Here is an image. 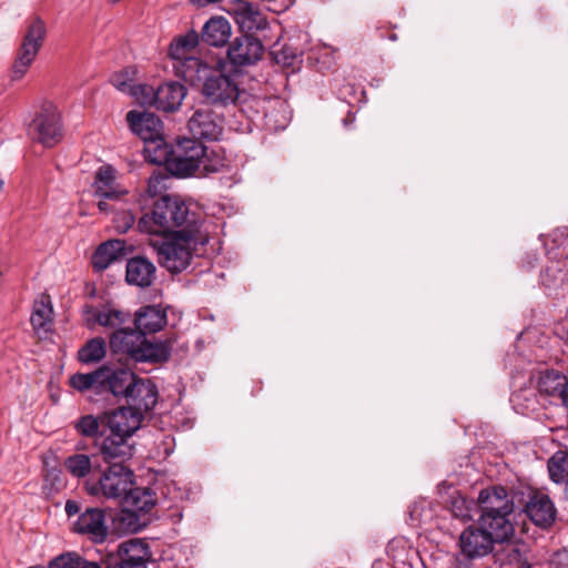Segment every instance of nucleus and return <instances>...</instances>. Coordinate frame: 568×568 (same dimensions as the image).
Returning a JSON list of instances; mask_svg holds the SVG:
<instances>
[{"label": "nucleus", "mask_w": 568, "mask_h": 568, "mask_svg": "<svg viewBox=\"0 0 568 568\" xmlns=\"http://www.w3.org/2000/svg\"><path fill=\"white\" fill-rule=\"evenodd\" d=\"M64 509H65V513H67V515H68L69 517L74 516V515H77V514H79V513H80V506H79V504H78L77 501H74V500H68V501L65 503V507H64Z\"/></svg>", "instance_id": "nucleus-51"}, {"label": "nucleus", "mask_w": 568, "mask_h": 568, "mask_svg": "<svg viewBox=\"0 0 568 568\" xmlns=\"http://www.w3.org/2000/svg\"><path fill=\"white\" fill-rule=\"evenodd\" d=\"M166 170L175 176L185 178L200 171V164L191 161L178 152V148L171 151L170 156L165 161Z\"/></svg>", "instance_id": "nucleus-32"}, {"label": "nucleus", "mask_w": 568, "mask_h": 568, "mask_svg": "<svg viewBox=\"0 0 568 568\" xmlns=\"http://www.w3.org/2000/svg\"><path fill=\"white\" fill-rule=\"evenodd\" d=\"M65 485L61 469L57 467H45L43 471L42 493L45 496H52L59 493Z\"/></svg>", "instance_id": "nucleus-41"}, {"label": "nucleus", "mask_w": 568, "mask_h": 568, "mask_svg": "<svg viewBox=\"0 0 568 568\" xmlns=\"http://www.w3.org/2000/svg\"><path fill=\"white\" fill-rule=\"evenodd\" d=\"M110 1L114 3V2H118L119 0H110Z\"/></svg>", "instance_id": "nucleus-60"}, {"label": "nucleus", "mask_w": 568, "mask_h": 568, "mask_svg": "<svg viewBox=\"0 0 568 568\" xmlns=\"http://www.w3.org/2000/svg\"><path fill=\"white\" fill-rule=\"evenodd\" d=\"M495 542L479 527H468L459 537L462 554L469 558H480L493 551Z\"/></svg>", "instance_id": "nucleus-15"}, {"label": "nucleus", "mask_w": 568, "mask_h": 568, "mask_svg": "<svg viewBox=\"0 0 568 568\" xmlns=\"http://www.w3.org/2000/svg\"><path fill=\"white\" fill-rule=\"evenodd\" d=\"M28 135L44 148H52L62 140L61 115L57 105L49 101L42 103L28 125Z\"/></svg>", "instance_id": "nucleus-6"}, {"label": "nucleus", "mask_w": 568, "mask_h": 568, "mask_svg": "<svg viewBox=\"0 0 568 568\" xmlns=\"http://www.w3.org/2000/svg\"><path fill=\"white\" fill-rule=\"evenodd\" d=\"M233 11L244 34H251L267 27L266 18L248 0H235Z\"/></svg>", "instance_id": "nucleus-19"}, {"label": "nucleus", "mask_w": 568, "mask_h": 568, "mask_svg": "<svg viewBox=\"0 0 568 568\" xmlns=\"http://www.w3.org/2000/svg\"><path fill=\"white\" fill-rule=\"evenodd\" d=\"M537 390H568V378L555 369H545L537 374Z\"/></svg>", "instance_id": "nucleus-34"}, {"label": "nucleus", "mask_w": 568, "mask_h": 568, "mask_svg": "<svg viewBox=\"0 0 568 568\" xmlns=\"http://www.w3.org/2000/svg\"><path fill=\"white\" fill-rule=\"evenodd\" d=\"M98 207L101 212L114 213L112 220L113 227L120 234L126 233L135 223V215L128 207L126 203L121 201V197H118V200L99 201Z\"/></svg>", "instance_id": "nucleus-25"}, {"label": "nucleus", "mask_w": 568, "mask_h": 568, "mask_svg": "<svg viewBox=\"0 0 568 568\" xmlns=\"http://www.w3.org/2000/svg\"><path fill=\"white\" fill-rule=\"evenodd\" d=\"M175 146L178 148V152L180 154L189 158L191 161L195 162V164L200 165L201 160L207 150V148L200 140L193 136L179 139Z\"/></svg>", "instance_id": "nucleus-37"}, {"label": "nucleus", "mask_w": 568, "mask_h": 568, "mask_svg": "<svg viewBox=\"0 0 568 568\" xmlns=\"http://www.w3.org/2000/svg\"><path fill=\"white\" fill-rule=\"evenodd\" d=\"M191 3L197 8H204L209 4H214V3H219L221 2L222 0H190Z\"/></svg>", "instance_id": "nucleus-54"}, {"label": "nucleus", "mask_w": 568, "mask_h": 568, "mask_svg": "<svg viewBox=\"0 0 568 568\" xmlns=\"http://www.w3.org/2000/svg\"><path fill=\"white\" fill-rule=\"evenodd\" d=\"M124 240H109L100 244L92 256V265L95 271H104L111 263L125 254Z\"/></svg>", "instance_id": "nucleus-27"}, {"label": "nucleus", "mask_w": 568, "mask_h": 568, "mask_svg": "<svg viewBox=\"0 0 568 568\" xmlns=\"http://www.w3.org/2000/svg\"><path fill=\"white\" fill-rule=\"evenodd\" d=\"M72 530L87 536L92 542L101 544L105 541L109 535L105 511L101 508H87L73 523Z\"/></svg>", "instance_id": "nucleus-11"}, {"label": "nucleus", "mask_w": 568, "mask_h": 568, "mask_svg": "<svg viewBox=\"0 0 568 568\" xmlns=\"http://www.w3.org/2000/svg\"><path fill=\"white\" fill-rule=\"evenodd\" d=\"M222 166V160L217 156H215L214 159L211 158L206 150L205 155H203L201 160V169L199 172L201 175H206L209 173L219 172Z\"/></svg>", "instance_id": "nucleus-47"}, {"label": "nucleus", "mask_w": 568, "mask_h": 568, "mask_svg": "<svg viewBox=\"0 0 568 568\" xmlns=\"http://www.w3.org/2000/svg\"><path fill=\"white\" fill-rule=\"evenodd\" d=\"M355 120V116L352 112H348L346 118L343 120L344 125L347 126L348 124L353 123Z\"/></svg>", "instance_id": "nucleus-55"}, {"label": "nucleus", "mask_w": 568, "mask_h": 568, "mask_svg": "<svg viewBox=\"0 0 568 568\" xmlns=\"http://www.w3.org/2000/svg\"><path fill=\"white\" fill-rule=\"evenodd\" d=\"M520 395H521V393H513V396L510 397V402L516 403L519 399Z\"/></svg>", "instance_id": "nucleus-56"}, {"label": "nucleus", "mask_w": 568, "mask_h": 568, "mask_svg": "<svg viewBox=\"0 0 568 568\" xmlns=\"http://www.w3.org/2000/svg\"><path fill=\"white\" fill-rule=\"evenodd\" d=\"M133 485V471L126 465L116 463L102 473L98 487L92 488V493L97 490L105 498L122 500Z\"/></svg>", "instance_id": "nucleus-9"}, {"label": "nucleus", "mask_w": 568, "mask_h": 568, "mask_svg": "<svg viewBox=\"0 0 568 568\" xmlns=\"http://www.w3.org/2000/svg\"><path fill=\"white\" fill-rule=\"evenodd\" d=\"M425 508V501H416L412 506H409V517L413 520V523H418L422 520L423 510Z\"/></svg>", "instance_id": "nucleus-49"}, {"label": "nucleus", "mask_w": 568, "mask_h": 568, "mask_svg": "<svg viewBox=\"0 0 568 568\" xmlns=\"http://www.w3.org/2000/svg\"><path fill=\"white\" fill-rule=\"evenodd\" d=\"M187 129L197 140L215 141L223 131V119L210 108H200L187 122Z\"/></svg>", "instance_id": "nucleus-12"}, {"label": "nucleus", "mask_w": 568, "mask_h": 568, "mask_svg": "<svg viewBox=\"0 0 568 568\" xmlns=\"http://www.w3.org/2000/svg\"><path fill=\"white\" fill-rule=\"evenodd\" d=\"M74 428L80 435L93 438L99 434L100 424L93 415H84L74 423Z\"/></svg>", "instance_id": "nucleus-45"}, {"label": "nucleus", "mask_w": 568, "mask_h": 568, "mask_svg": "<svg viewBox=\"0 0 568 568\" xmlns=\"http://www.w3.org/2000/svg\"><path fill=\"white\" fill-rule=\"evenodd\" d=\"M231 34L232 28L229 20L219 16L212 17L204 23L199 37L204 44L219 48L229 42Z\"/></svg>", "instance_id": "nucleus-22"}, {"label": "nucleus", "mask_w": 568, "mask_h": 568, "mask_svg": "<svg viewBox=\"0 0 568 568\" xmlns=\"http://www.w3.org/2000/svg\"><path fill=\"white\" fill-rule=\"evenodd\" d=\"M3 185H4V182L2 180H0V193L2 192L3 190Z\"/></svg>", "instance_id": "nucleus-59"}, {"label": "nucleus", "mask_w": 568, "mask_h": 568, "mask_svg": "<svg viewBox=\"0 0 568 568\" xmlns=\"http://www.w3.org/2000/svg\"><path fill=\"white\" fill-rule=\"evenodd\" d=\"M115 181L114 170L111 166H101L95 174V195L101 197L100 201L118 200L126 194L124 191L114 189Z\"/></svg>", "instance_id": "nucleus-29"}, {"label": "nucleus", "mask_w": 568, "mask_h": 568, "mask_svg": "<svg viewBox=\"0 0 568 568\" xmlns=\"http://www.w3.org/2000/svg\"><path fill=\"white\" fill-rule=\"evenodd\" d=\"M565 484V497L568 500V480L564 483Z\"/></svg>", "instance_id": "nucleus-58"}, {"label": "nucleus", "mask_w": 568, "mask_h": 568, "mask_svg": "<svg viewBox=\"0 0 568 568\" xmlns=\"http://www.w3.org/2000/svg\"><path fill=\"white\" fill-rule=\"evenodd\" d=\"M200 42L199 33L190 30L186 34L175 38L169 48V55L175 61L193 58L192 53Z\"/></svg>", "instance_id": "nucleus-31"}, {"label": "nucleus", "mask_w": 568, "mask_h": 568, "mask_svg": "<svg viewBox=\"0 0 568 568\" xmlns=\"http://www.w3.org/2000/svg\"><path fill=\"white\" fill-rule=\"evenodd\" d=\"M142 513L135 511L128 507H123L118 515V523L128 532H136L145 526V520L142 519Z\"/></svg>", "instance_id": "nucleus-43"}, {"label": "nucleus", "mask_w": 568, "mask_h": 568, "mask_svg": "<svg viewBox=\"0 0 568 568\" xmlns=\"http://www.w3.org/2000/svg\"><path fill=\"white\" fill-rule=\"evenodd\" d=\"M52 306L49 296H42L39 302H36L34 310L31 314L30 322L34 329H45L48 323L51 322Z\"/></svg>", "instance_id": "nucleus-39"}, {"label": "nucleus", "mask_w": 568, "mask_h": 568, "mask_svg": "<svg viewBox=\"0 0 568 568\" xmlns=\"http://www.w3.org/2000/svg\"><path fill=\"white\" fill-rule=\"evenodd\" d=\"M133 323L144 335L154 334L168 324L166 312L160 305H146L136 311Z\"/></svg>", "instance_id": "nucleus-21"}, {"label": "nucleus", "mask_w": 568, "mask_h": 568, "mask_svg": "<svg viewBox=\"0 0 568 568\" xmlns=\"http://www.w3.org/2000/svg\"><path fill=\"white\" fill-rule=\"evenodd\" d=\"M206 242L205 233L175 234L170 240L152 241L151 245L156 252L160 265L176 274L190 265L197 245H204Z\"/></svg>", "instance_id": "nucleus-5"}, {"label": "nucleus", "mask_w": 568, "mask_h": 568, "mask_svg": "<svg viewBox=\"0 0 568 568\" xmlns=\"http://www.w3.org/2000/svg\"><path fill=\"white\" fill-rule=\"evenodd\" d=\"M203 216L195 204L179 195H163L154 201L150 212L138 221V230L154 235L203 233Z\"/></svg>", "instance_id": "nucleus-1"}, {"label": "nucleus", "mask_w": 568, "mask_h": 568, "mask_svg": "<svg viewBox=\"0 0 568 568\" xmlns=\"http://www.w3.org/2000/svg\"><path fill=\"white\" fill-rule=\"evenodd\" d=\"M160 182H161V176L160 175L151 176L149 179L148 192L151 193V194H154L155 193L156 184H159Z\"/></svg>", "instance_id": "nucleus-53"}, {"label": "nucleus", "mask_w": 568, "mask_h": 568, "mask_svg": "<svg viewBox=\"0 0 568 568\" xmlns=\"http://www.w3.org/2000/svg\"><path fill=\"white\" fill-rule=\"evenodd\" d=\"M45 33L47 29L44 22L40 18H34L27 28L13 62L11 71L12 80H21L28 72L43 44Z\"/></svg>", "instance_id": "nucleus-7"}, {"label": "nucleus", "mask_w": 568, "mask_h": 568, "mask_svg": "<svg viewBox=\"0 0 568 568\" xmlns=\"http://www.w3.org/2000/svg\"><path fill=\"white\" fill-rule=\"evenodd\" d=\"M99 564L102 565V568H146L144 564H135V561L115 557L113 552L103 557Z\"/></svg>", "instance_id": "nucleus-46"}, {"label": "nucleus", "mask_w": 568, "mask_h": 568, "mask_svg": "<svg viewBox=\"0 0 568 568\" xmlns=\"http://www.w3.org/2000/svg\"><path fill=\"white\" fill-rule=\"evenodd\" d=\"M156 277V267L149 258L138 255L128 260L125 280L129 284L142 288L153 284Z\"/></svg>", "instance_id": "nucleus-18"}, {"label": "nucleus", "mask_w": 568, "mask_h": 568, "mask_svg": "<svg viewBox=\"0 0 568 568\" xmlns=\"http://www.w3.org/2000/svg\"><path fill=\"white\" fill-rule=\"evenodd\" d=\"M173 68L176 75L192 87H202L206 77H209L213 71L207 63L196 57L183 59L181 62H175Z\"/></svg>", "instance_id": "nucleus-24"}, {"label": "nucleus", "mask_w": 568, "mask_h": 568, "mask_svg": "<svg viewBox=\"0 0 568 568\" xmlns=\"http://www.w3.org/2000/svg\"><path fill=\"white\" fill-rule=\"evenodd\" d=\"M548 471L555 483L568 480V453L559 450L548 460Z\"/></svg>", "instance_id": "nucleus-38"}, {"label": "nucleus", "mask_w": 568, "mask_h": 568, "mask_svg": "<svg viewBox=\"0 0 568 568\" xmlns=\"http://www.w3.org/2000/svg\"><path fill=\"white\" fill-rule=\"evenodd\" d=\"M131 94L144 106H156V89L149 84L133 85Z\"/></svg>", "instance_id": "nucleus-44"}, {"label": "nucleus", "mask_w": 568, "mask_h": 568, "mask_svg": "<svg viewBox=\"0 0 568 568\" xmlns=\"http://www.w3.org/2000/svg\"><path fill=\"white\" fill-rule=\"evenodd\" d=\"M505 550L507 551V556H508L509 562L519 561V559H520V551H519V549L517 547H515V546H507L505 548Z\"/></svg>", "instance_id": "nucleus-52"}, {"label": "nucleus", "mask_w": 568, "mask_h": 568, "mask_svg": "<svg viewBox=\"0 0 568 568\" xmlns=\"http://www.w3.org/2000/svg\"><path fill=\"white\" fill-rule=\"evenodd\" d=\"M452 513L456 518H459L463 521H469L473 520L475 514L479 511L477 503L458 495L452 500Z\"/></svg>", "instance_id": "nucleus-40"}, {"label": "nucleus", "mask_w": 568, "mask_h": 568, "mask_svg": "<svg viewBox=\"0 0 568 568\" xmlns=\"http://www.w3.org/2000/svg\"><path fill=\"white\" fill-rule=\"evenodd\" d=\"M115 557L141 562L146 565L148 559L151 556L150 547L148 542L139 538H132L121 542L118 546L116 552H113Z\"/></svg>", "instance_id": "nucleus-30"}, {"label": "nucleus", "mask_w": 568, "mask_h": 568, "mask_svg": "<svg viewBox=\"0 0 568 568\" xmlns=\"http://www.w3.org/2000/svg\"><path fill=\"white\" fill-rule=\"evenodd\" d=\"M82 313L89 328L100 325L116 331L131 322L129 313L108 306L98 310L94 306L87 304L83 306Z\"/></svg>", "instance_id": "nucleus-14"}, {"label": "nucleus", "mask_w": 568, "mask_h": 568, "mask_svg": "<svg viewBox=\"0 0 568 568\" xmlns=\"http://www.w3.org/2000/svg\"><path fill=\"white\" fill-rule=\"evenodd\" d=\"M527 516L540 527H549L556 519V508L547 495L535 494L525 507Z\"/></svg>", "instance_id": "nucleus-23"}, {"label": "nucleus", "mask_w": 568, "mask_h": 568, "mask_svg": "<svg viewBox=\"0 0 568 568\" xmlns=\"http://www.w3.org/2000/svg\"><path fill=\"white\" fill-rule=\"evenodd\" d=\"M70 386L74 390H155L150 379H140L128 368L105 365L92 373L71 376Z\"/></svg>", "instance_id": "nucleus-3"}, {"label": "nucleus", "mask_w": 568, "mask_h": 568, "mask_svg": "<svg viewBox=\"0 0 568 568\" xmlns=\"http://www.w3.org/2000/svg\"><path fill=\"white\" fill-rule=\"evenodd\" d=\"M64 466L72 476L78 478L89 475L92 468L91 458L85 454L69 456L64 462Z\"/></svg>", "instance_id": "nucleus-42"}, {"label": "nucleus", "mask_w": 568, "mask_h": 568, "mask_svg": "<svg viewBox=\"0 0 568 568\" xmlns=\"http://www.w3.org/2000/svg\"><path fill=\"white\" fill-rule=\"evenodd\" d=\"M121 503L123 507H128L142 514H148L154 508L156 504V496L154 490L149 487H134L133 485L130 487Z\"/></svg>", "instance_id": "nucleus-28"}, {"label": "nucleus", "mask_w": 568, "mask_h": 568, "mask_svg": "<svg viewBox=\"0 0 568 568\" xmlns=\"http://www.w3.org/2000/svg\"><path fill=\"white\" fill-rule=\"evenodd\" d=\"M126 121L133 133L144 141L161 140L163 124L159 116L151 112L129 111Z\"/></svg>", "instance_id": "nucleus-16"}, {"label": "nucleus", "mask_w": 568, "mask_h": 568, "mask_svg": "<svg viewBox=\"0 0 568 568\" xmlns=\"http://www.w3.org/2000/svg\"><path fill=\"white\" fill-rule=\"evenodd\" d=\"M511 515L480 514L478 526L495 544H501L514 535Z\"/></svg>", "instance_id": "nucleus-17"}, {"label": "nucleus", "mask_w": 568, "mask_h": 568, "mask_svg": "<svg viewBox=\"0 0 568 568\" xmlns=\"http://www.w3.org/2000/svg\"><path fill=\"white\" fill-rule=\"evenodd\" d=\"M480 514L513 515L514 498L503 486H491L483 489L477 499Z\"/></svg>", "instance_id": "nucleus-13"}, {"label": "nucleus", "mask_w": 568, "mask_h": 568, "mask_svg": "<svg viewBox=\"0 0 568 568\" xmlns=\"http://www.w3.org/2000/svg\"><path fill=\"white\" fill-rule=\"evenodd\" d=\"M128 405L103 414L101 422L115 436L130 438L158 403L159 393H124Z\"/></svg>", "instance_id": "nucleus-4"}, {"label": "nucleus", "mask_w": 568, "mask_h": 568, "mask_svg": "<svg viewBox=\"0 0 568 568\" xmlns=\"http://www.w3.org/2000/svg\"><path fill=\"white\" fill-rule=\"evenodd\" d=\"M129 438L122 436H115V434L110 433L108 437L104 438L100 452L102 458L109 466L113 464H122L132 458L133 456V445L129 444Z\"/></svg>", "instance_id": "nucleus-20"}, {"label": "nucleus", "mask_w": 568, "mask_h": 568, "mask_svg": "<svg viewBox=\"0 0 568 568\" xmlns=\"http://www.w3.org/2000/svg\"><path fill=\"white\" fill-rule=\"evenodd\" d=\"M518 568H531V565L528 561H524Z\"/></svg>", "instance_id": "nucleus-57"}, {"label": "nucleus", "mask_w": 568, "mask_h": 568, "mask_svg": "<svg viewBox=\"0 0 568 568\" xmlns=\"http://www.w3.org/2000/svg\"><path fill=\"white\" fill-rule=\"evenodd\" d=\"M105 356V342L102 337L88 341L78 352V358L84 364L97 363Z\"/></svg>", "instance_id": "nucleus-36"}, {"label": "nucleus", "mask_w": 568, "mask_h": 568, "mask_svg": "<svg viewBox=\"0 0 568 568\" xmlns=\"http://www.w3.org/2000/svg\"><path fill=\"white\" fill-rule=\"evenodd\" d=\"M552 561L558 566L568 567V547L556 551Z\"/></svg>", "instance_id": "nucleus-50"}, {"label": "nucleus", "mask_w": 568, "mask_h": 568, "mask_svg": "<svg viewBox=\"0 0 568 568\" xmlns=\"http://www.w3.org/2000/svg\"><path fill=\"white\" fill-rule=\"evenodd\" d=\"M263 52L264 47L261 40L252 34H242L230 44L227 59L232 67L237 70L255 64L262 58Z\"/></svg>", "instance_id": "nucleus-10"}, {"label": "nucleus", "mask_w": 568, "mask_h": 568, "mask_svg": "<svg viewBox=\"0 0 568 568\" xmlns=\"http://www.w3.org/2000/svg\"><path fill=\"white\" fill-rule=\"evenodd\" d=\"M48 568H102V565L88 560L75 551H68L52 559Z\"/></svg>", "instance_id": "nucleus-33"}, {"label": "nucleus", "mask_w": 568, "mask_h": 568, "mask_svg": "<svg viewBox=\"0 0 568 568\" xmlns=\"http://www.w3.org/2000/svg\"><path fill=\"white\" fill-rule=\"evenodd\" d=\"M111 83L113 84L114 88H116L118 90H120L122 92H125V91L131 92V89L133 88L132 78L130 77L129 70H124L121 72L114 73L111 77Z\"/></svg>", "instance_id": "nucleus-48"}, {"label": "nucleus", "mask_w": 568, "mask_h": 568, "mask_svg": "<svg viewBox=\"0 0 568 568\" xmlns=\"http://www.w3.org/2000/svg\"><path fill=\"white\" fill-rule=\"evenodd\" d=\"M303 51L293 47L291 43H284L281 48H274L271 51L276 64L284 68H295L302 62Z\"/></svg>", "instance_id": "nucleus-35"}, {"label": "nucleus", "mask_w": 568, "mask_h": 568, "mask_svg": "<svg viewBox=\"0 0 568 568\" xmlns=\"http://www.w3.org/2000/svg\"><path fill=\"white\" fill-rule=\"evenodd\" d=\"M186 88L179 82H165L156 88V110L174 112L186 95Z\"/></svg>", "instance_id": "nucleus-26"}, {"label": "nucleus", "mask_w": 568, "mask_h": 568, "mask_svg": "<svg viewBox=\"0 0 568 568\" xmlns=\"http://www.w3.org/2000/svg\"><path fill=\"white\" fill-rule=\"evenodd\" d=\"M205 101L215 106L226 108L236 105L245 91H241L239 84L230 75L219 70H213L201 88Z\"/></svg>", "instance_id": "nucleus-8"}, {"label": "nucleus", "mask_w": 568, "mask_h": 568, "mask_svg": "<svg viewBox=\"0 0 568 568\" xmlns=\"http://www.w3.org/2000/svg\"><path fill=\"white\" fill-rule=\"evenodd\" d=\"M175 338L151 343L141 329L122 326L110 336V347L115 354H123L135 362L164 363L170 358Z\"/></svg>", "instance_id": "nucleus-2"}]
</instances>
